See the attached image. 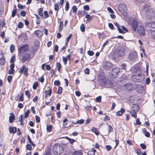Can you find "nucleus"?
<instances>
[{
    "label": "nucleus",
    "mask_w": 155,
    "mask_h": 155,
    "mask_svg": "<svg viewBox=\"0 0 155 155\" xmlns=\"http://www.w3.org/2000/svg\"><path fill=\"white\" fill-rule=\"evenodd\" d=\"M53 152L55 155L59 154L63 152V147L59 143H55L53 146Z\"/></svg>",
    "instance_id": "obj_1"
},
{
    "label": "nucleus",
    "mask_w": 155,
    "mask_h": 155,
    "mask_svg": "<svg viewBox=\"0 0 155 155\" xmlns=\"http://www.w3.org/2000/svg\"><path fill=\"white\" fill-rule=\"evenodd\" d=\"M148 7L147 5H145L144 7V9L146 11V15L147 16V17L149 18H153V16H155V14L152 10H149V9L147 10V9Z\"/></svg>",
    "instance_id": "obj_2"
},
{
    "label": "nucleus",
    "mask_w": 155,
    "mask_h": 155,
    "mask_svg": "<svg viewBox=\"0 0 155 155\" xmlns=\"http://www.w3.org/2000/svg\"><path fill=\"white\" fill-rule=\"evenodd\" d=\"M137 57V53L135 51H133L130 52L128 56V59L131 61H135Z\"/></svg>",
    "instance_id": "obj_3"
},
{
    "label": "nucleus",
    "mask_w": 155,
    "mask_h": 155,
    "mask_svg": "<svg viewBox=\"0 0 155 155\" xmlns=\"http://www.w3.org/2000/svg\"><path fill=\"white\" fill-rule=\"evenodd\" d=\"M125 50L123 48L116 50L114 52V54L117 57L121 56L124 55Z\"/></svg>",
    "instance_id": "obj_4"
},
{
    "label": "nucleus",
    "mask_w": 155,
    "mask_h": 155,
    "mask_svg": "<svg viewBox=\"0 0 155 155\" xmlns=\"http://www.w3.org/2000/svg\"><path fill=\"white\" fill-rule=\"evenodd\" d=\"M103 68L106 70L110 69L113 67V64L109 61L105 62L103 63Z\"/></svg>",
    "instance_id": "obj_5"
},
{
    "label": "nucleus",
    "mask_w": 155,
    "mask_h": 155,
    "mask_svg": "<svg viewBox=\"0 0 155 155\" xmlns=\"http://www.w3.org/2000/svg\"><path fill=\"white\" fill-rule=\"evenodd\" d=\"M118 10L120 12L123 14L124 15L126 14V5L124 4H120L118 6Z\"/></svg>",
    "instance_id": "obj_6"
},
{
    "label": "nucleus",
    "mask_w": 155,
    "mask_h": 155,
    "mask_svg": "<svg viewBox=\"0 0 155 155\" xmlns=\"http://www.w3.org/2000/svg\"><path fill=\"white\" fill-rule=\"evenodd\" d=\"M116 25L117 26L119 32L120 33H125V31H127V29L124 26L121 25L119 26L118 25L117 23H116Z\"/></svg>",
    "instance_id": "obj_7"
},
{
    "label": "nucleus",
    "mask_w": 155,
    "mask_h": 155,
    "mask_svg": "<svg viewBox=\"0 0 155 155\" xmlns=\"http://www.w3.org/2000/svg\"><path fill=\"white\" fill-rule=\"evenodd\" d=\"M137 31L140 36H144L145 34L144 29L143 26H139L138 27Z\"/></svg>",
    "instance_id": "obj_8"
},
{
    "label": "nucleus",
    "mask_w": 155,
    "mask_h": 155,
    "mask_svg": "<svg viewBox=\"0 0 155 155\" xmlns=\"http://www.w3.org/2000/svg\"><path fill=\"white\" fill-rule=\"evenodd\" d=\"M28 68H25V66L23 65L22 66L21 69L19 71L20 73H22L24 72V74L26 77H27L28 75Z\"/></svg>",
    "instance_id": "obj_9"
},
{
    "label": "nucleus",
    "mask_w": 155,
    "mask_h": 155,
    "mask_svg": "<svg viewBox=\"0 0 155 155\" xmlns=\"http://www.w3.org/2000/svg\"><path fill=\"white\" fill-rule=\"evenodd\" d=\"M28 49V46L27 45H24L20 47L18 49L19 52L21 54H23Z\"/></svg>",
    "instance_id": "obj_10"
},
{
    "label": "nucleus",
    "mask_w": 155,
    "mask_h": 155,
    "mask_svg": "<svg viewBox=\"0 0 155 155\" xmlns=\"http://www.w3.org/2000/svg\"><path fill=\"white\" fill-rule=\"evenodd\" d=\"M120 72L119 69L115 67L112 69L111 74L113 77H116L117 76V74Z\"/></svg>",
    "instance_id": "obj_11"
},
{
    "label": "nucleus",
    "mask_w": 155,
    "mask_h": 155,
    "mask_svg": "<svg viewBox=\"0 0 155 155\" xmlns=\"http://www.w3.org/2000/svg\"><path fill=\"white\" fill-rule=\"evenodd\" d=\"M67 121H68V120H67V119H65L63 120V122L64 123L63 126L64 128H67L70 127L71 125H72V124H76V123L72 122L71 123L72 124H69L68 123Z\"/></svg>",
    "instance_id": "obj_12"
},
{
    "label": "nucleus",
    "mask_w": 155,
    "mask_h": 155,
    "mask_svg": "<svg viewBox=\"0 0 155 155\" xmlns=\"http://www.w3.org/2000/svg\"><path fill=\"white\" fill-rule=\"evenodd\" d=\"M147 26L149 28H152V30H155V22L151 21L147 24Z\"/></svg>",
    "instance_id": "obj_13"
},
{
    "label": "nucleus",
    "mask_w": 155,
    "mask_h": 155,
    "mask_svg": "<svg viewBox=\"0 0 155 155\" xmlns=\"http://www.w3.org/2000/svg\"><path fill=\"white\" fill-rule=\"evenodd\" d=\"M107 80L106 78L104 77L100 78L99 82L102 86H104L107 82Z\"/></svg>",
    "instance_id": "obj_14"
},
{
    "label": "nucleus",
    "mask_w": 155,
    "mask_h": 155,
    "mask_svg": "<svg viewBox=\"0 0 155 155\" xmlns=\"http://www.w3.org/2000/svg\"><path fill=\"white\" fill-rule=\"evenodd\" d=\"M136 89L138 92L143 93L144 91V87L141 85H138Z\"/></svg>",
    "instance_id": "obj_15"
},
{
    "label": "nucleus",
    "mask_w": 155,
    "mask_h": 155,
    "mask_svg": "<svg viewBox=\"0 0 155 155\" xmlns=\"http://www.w3.org/2000/svg\"><path fill=\"white\" fill-rule=\"evenodd\" d=\"M30 56L29 54H27L25 55L22 56V58H21V60L23 62L26 61H28L30 58Z\"/></svg>",
    "instance_id": "obj_16"
},
{
    "label": "nucleus",
    "mask_w": 155,
    "mask_h": 155,
    "mask_svg": "<svg viewBox=\"0 0 155 155\" xmlns=\"http://www.w3.org/2000/svg\"><path fill=\"white\" fill-rule=\"evenodd\" d=\"M131 25L133 26V29L134 31H136V28L138 26L137 21L136 20H134L133 22L132 23Z\"/></svg>",
    "instance_id": "obj_17"
},
{
    "label": "nucleus",
    "mask_w": 155,
    "mask_h": 155,
    "mask_svg": "<svg viewBox=\"0 0 155 155\" xmlns=\"http://www.w3.org/2000/svg\"><path fill=\"white\" fill-rule=\"evenodd\" d=\"M45 97L46 98L48 96H50L51 94V88L48 90H45Z\"/></svg>",
    "instance_id": "obj_18"
},
{
    "label": "nucleus",
    "mask_w": 155,
    "mask_h": 155,
    "mask_svg": "<svg viewBox=\"0 0 155 155\" xmlns=\"http://www.w3.org/2000/svg\"><path fill=\"white\" fill-rule=\"evenodd\" d=\"M35 34L38 38H40L42 35V32L40 30H37L35 31Z\"/></svg>",
    "instance_id": "obj_19"
},
{
    "label": "nucleus",
    "mask_w": 155,
    "mask_h": 155,
    "mask_svg": "<svg viewBox=\"0 0 155 155\" xmlns=\"http://www.w3.org/2000/svg\"><path fill=\"white\" fill-rule=\"evenodd\" d=\"M125 111V109L122 108L121 110L120 111H117L116 114V115L117 116H119L121 115L123 113H124Z\"/></svg>",
    "instance_id": "obj_20"
},
{
    "label": "nucleus",
    "mask_w": 155,
    "mask_h": 155,
    "mask_svg": "<svg viewBox=\"0 0 155 155\" xmlns=\"http://www.w3.org/2000/svg\"><path fill=\"white\" fill-rule=\"evenodd\" d=\"M10 116L9 117V121L10 123H12L14 120L15 116L13 114H10Z\"/></svg>",
    "instance_id": "obj_21"
},
{
    "label": "nucleus",
    "mask_w": 155,
    "mask_h": 155,
    "mask_svg": "<svg viewBox=\"0 0 155 155\" xmlns=\"http://www.w3.org/2000/svg\"><path fill=\"white\" fill-rule=\"evenodd\" d=\"M16 128L15 127H10L9 129V131L11 133H15L16 131Z\"/></svg>",
    "instance_id": "obj_22"
},
{
    "label": "nucleus",
    "mask_w": 155,
    "mask_h": 155,
    "mask_svg": "<svg viewBox=\"0 0 155 155\" xmlns=\"http://www.w3.org/2000/svg\"><path fill=\"white\" fill-rule=\"evenodd\" d=\"M5 63V59L4 58H1L0 59V64L3 65Z\"/></svg>",
    "instance_id": "obj_23"
},
{
    "label": "nucleus",
    "mask_w": 155,
    "mask_h": 155,
    "mask_svg": "<svg viewBox=\"0 0 155 155\" xmlns=\"http://www.w3.org/2000/svg\"><path fill=\"white\" fill-rule=\"evenodd\" d=\"M92 130L96 135H99V132L96 128L93 127L92 129Z\"/></svg>",
    "instance_id": "obj_24"
},
{
    "label": "nucleus",
    "mask_w": 155,
    "mask_h": 155,
    "mask_svg": "<svg viewBox=\"0 0 155 155\" xmlns=\"http://www.w3.org/2000/svg\"><path fill=\"white\" fill-rule=\"evenodd\" d=\"M73 155H82V153L80 150L75 151L73 153Z\"/></svg>",
    "instance_id": "obj_25"
},
{
    "label": "nucleus",
    "mask_w": 155,
    "mask_h": 155,
    "mask_svg": "<svg viewBox=\"0 0 155 155\" xmlns=\"http://www.w3.org/2000/svg\"><path fill=\"white\" fill-rule=\"evenodd\" d=\"M5 25V23L3 21H0V30L2 29Z\"/></svg>",
    "instance_id": "obj_26"
},
{
    "label": "nucleus",
    "mask_w": 155,
    "mask_h": 155,
    "mask_svg": "<svg viewBox=\"0 0 155 155\" xmlns=\"http://www.w3.org/2000/svg\"><path fill=\"white\" fill-rule=\"evenodd\" d=\"M130 113L131 114V116L132 117L136 118L137 117V113L136 112L134 111H130Z\"/></svg>",
    "instance_id": "obj_27"
},
{
    "label": "nucleus",
    "mask_w": 155,
    "mask_h": 155,
    "mask_svg": "<svg viewBox=\"0 0 155 155\" xmlns=\"http://www.w3.org/2000/svg\"><path fill=\"white\" fill-rule=\"evenodd\" d=\"M63 22L62 21H61L60 23L59 28L58 30L59 31H62L63 28Z\"/></svg>",
    "instance_id": "obj_28"
},
{
    "label": "nucleus",
    "mask_w": 155,
    "mask_h": 155,
    "mask_svg": "<svg viewBox=\"0 0 155 155\" xmlns=\"http://www.w3.org/2000/svg\"><path fill=\"white\" fill-rule=\"evenodd\" d=\"M52 126L51 125H47V130L48 132H50L51 130Z\"/></svg>",
    "instance_id": "obj_29"
},
{
    "label": "nucleus",
    "mask_w": 155,
    "mask_h": 155,
    "mask_svg": "<svg viewBox=\"0 0 155 155\" xmlns=\"http://www.w3.org/2000/svg\"><path fill=\"white\" fill-rule=\"evenodd\" d=\"M15 50V46L13 44L11 45L10 46V51L11 53L13 52Z\"/></svg>",
    "instance_id": "obj_30"
},
{
    "label": "nucleus",
    "mask_w": 155,
    "mask_h": 155,
    "mask_svg": "<svg viewBox=\"0 0 155 155\" xmlns=\"http://www.w3.org/2000/svg\"><path fill=\"white\" fill-rule=\"evenodd\" d=\"M69 7V3L68 1H67L66 2L65 6V10L66 11L68 10Z\"/></svg>",
    "instance_id": "obj_31"
},
{
    "label": "nucleus",
    "mask_w": 155,
    "mask_h": 155,
    "mask_svg": "<svg viewBox=\"0 0 155 155\" xmlns=\"http://www.w3.org/2000/svg\"><path fill=\"white\" fill-rule=\"evenodd\" d=\"M68 59L67 58L64 57H62V60L64 64H66L67 63Z\"/></svg>",
    "instance_id": "obj_32"
},
{
    "label": "nucleus",
    "mask_w": 155,
    "mask_h": 155,
    "mask_svg": "<svg viewBox=\"0 0 155 155\" xmlns=\"http://www.w3.org/2000/svg\"><path fill=\"white\" fill-rule=\"evenodd\" d=\"M81 30L82 32L84 31L85 30V27L84 25L83 24H82L80 26Z\"/></svg>",
    "instance_id": "obj_33"
},
{
    "label": "nucleus",
    "mask_w": 155,
    "mask_h": 155,
    "mask_svg": "<svg viewBox=\"0 0 155 155\" xmlns=\"http://www.w3.org/2000/svg\"><path fill=\"white\" fill-rule=\"evenodd\" d=\"M101 96H99L96 98L95 101L97 102H101Z\"/></svg>",
    "instance_id": "obj_34"
},
{
    "label": "nucleus",
    "mask_w": 155,
    "mask_h": 155,
    "mask_svg": "<svg viewBox=\"0 0 155 155\" xmlns=\"http://www.w3.org/2000/svg\"><path fill=\"white\" fill-rule=\"evenodd\" d=\"M66 139L69 140L70 143L71 144L75 141V140L74 139L70 138L68 137H66Z\"/></svg>",
    "instance_id": "obj_35"
},
{
    "label": "nucleus",
    "mask_w": 155,
    "mask_h": 155,
    "mask_svg": "<svg viewBox=\"0 0 155 155\" xmlns=\"http://www.w3.org/2000/svg\"><path fill=\"white\" fill-rule=\"evenodd\" d=\"M28 139L30 143L33 146H34L35 144L32 142L30 137L29 136H28Z\"/></svg>",
    "instance_id": "obj_36"
},
{
    "label": "nucleus",
    "mask_w": 155,
    "mask_h": 155,
    "mask_svg": "<svg viewBox=\"0 0 155 155\" xmlns=\"http://www.w3.org/2000/svg\"><path fill=\"white\" fill-rule=\"evenodd\" d=\"M38 85V82H35L33 85V88L34 90H35Z\"/></svg>",
    "instance_id": "obj_37"
},
{
    "label": "nucleus",
    "mask_w": 155,
    "mask_h": 155,
    "mask_svg": "<svg viewBox=\"0 0 155 155\" xmlns=\"http://www.w3.org/2000/svg\"><path fill=\"white\" fill-rule=\"evenodd\" d=\"M150 30L151 31H152L151 33V35L152 37L154 38H155V30H153L151 29H150Z\"/></svg>",
    "instance_id": "obj_38"
},
{
    "label": "nucleus",
    "mask_w": 155,
    "mask_h": 155,
    "mask_svg": "<svg viewBox=\"0 0 155 155\" xmlns=\"http://www.w3.org/2000/svg\"><path fill=\"white\" fill-rule=\"evenodd\" d=\"M25 94L27 96V97L28 98H30V96H31V94H30L29 92L28 91H25Z\"/></svg>",
    "instance_id": "obj_39"
},
{
    "label": "nucleus",
    "mask_w": 155,
    "mask_h": 155,
    "mask_svg": "<svg viewBox=\"0 0 155 155\" xmlns=\"http://www.w3.org/2000/svg\"><path fill=\"white\" fill-rule=\"evenodd\" d=\"M15 60V56H13L12 57L11 59L10 60V63H12L14 62Z\"/></svg>",
    "instance_id": "obj_40"
},
{
    "label": "nucleus",
    "mask_w": 155,
    "mask_h": 155,
    "mask_svg": "<svg viewBox=\"0 0 155 155\" xmlns=\"http://www.w3.org/2000/svg\"><path fill=\"white\" fill-rule=\"evenodd\" d=\"M85 17L87 19V20L88 21H90L91 20V17L89 15H85Z\"/></svg>",
    "instance_id": "obj_41"
},
{
    "label": "nucleus",
    "mask_w": 155,
    "mask_h": 155,
    "mask_svg": "<svg viewBox=\"0 0 155 155\" xmlns=\"http://www.w3.org/2000/svg\"><path fill=\"white\" fill-rule=\"evenodd\" d=\"M62 88L61 87H59L57 93L58 94H60L62 93Z\"/></svg>",
    "instance_id": "obj_42"
},
{
    "label": "nucleus",
    "mask_w": 155,
    "mask_h": 155,
    "mask_svg": "<svg viewBox=\"0 0 155 155\" xmlns=\"http://www.w3.org/2000/svg\"><path fill=\"white\" fill-rule=\"evenodd\" d=\"M54 9L55 11H58L59 9V6L58 3H55L54 5Z\"/></svg>",
    "instance_id": "obj_43"
},
{
    "label": "nucleus",
    "mask_w": 155,
    "mask_h": 155,
    "mask_svg": "<svg viewBox=\"0 0 155 155\" xmlns=\"http://www.w3.org/2000/svg\"><path fill=\"white\" fill-rule=\"evenodd\" d=\"M30 112V110H28L26 111L25 113V117L26 118L27 117L28 115L29 114Z\"/></svg>",
    "instance_id": "obj_44"
},
{
    "label": "nucleus",
    "mask_w": 155,
    "mask_h": 155,
    "mask_svg": "<svg viewBox=\"0 0 155 155\" xmlns=\"http://www.w3.org/2000/svg\"><path fill=\"white\" fill-rule=\"evenodd\" d=\"M57 66L58 68V70L59 72H60V69L61 68V66L60 64L59 63H57Z\"/></svg>",
    "instance_id": "obj_45"
},
{
    "label": "nucleus",
    "mask_w": 155,
    "mask_h": 155,
    "mask_svg": "<svg viewBox=\"0 0 155 155\" xmlns=\"http://www.w3.org/2000/svg\"><path fill=\"white\" fill-rule=\"evenodd\" d=\"M72 9L73 13L76 12L77 9L76 6H73L72 7Z\"/></svg>",
    "instance_id": "obj_46"
},
{
    "label": "nucleus",
    "mask_w": 155,
    "mask_h": 155,
    "mask_svg": "<svg viewBox=\"0 0 155 155\" xmlns=\"http://www.w3.org/2000/svg\"><path fill=\"white\" fill-rule=\"evenodd\" d=\"M44 15H45L44 18H48L49 17V15L48 14V12L47 11H45L44 12Z\"/></svg>",
    "instance_id": "obj_47"
},
{
    "label": "nucleus",
    "mask_w": 155,
    "mask_h": 155,
    "mask_svg": "<svg viewBox=\"0 0 155 155\" xmlns=\"http://www.w3.org/2000/svg\"><path fill=\"white\" fill-rule=\"evenodd\" d=\"M16 9H14L12 12V17H14L16 13Z\"/></svg>",
    "instance_id": "obj_48"
},
{
    "label": "nucleus",
    "mask_w": 155,
    "mask_h": 155,
    "mask_svg": "<svg viewBox=\"0 0 155 155\" xmlns=\"http://www.w3.org/2000/svg\"><path fill=\"white\" fill-rule=\"evenodd\" d=\"M87 54L91 56H93L94 54V52L91 51H88L87 52Z\"/></svg>",
    "instance_id": "obj_49"
},
{
    "label": "nucleus",
    "mask_w": 155,
    "mask_h": 155,
    "mask_svg": "<svg viewBox=\"0 0 155 155\" xmlns=\"http://www.w3.org/2000/svg\"><path fill=\"white\" fill-rule=\"evenodd\" d=\"M76 122L78 124H82L84 123V120L83 119H81L80 120H77Z\"/></svg>",
    "instance_id": "obj_50"
},
{
    "label": "nucleus",
    "mask_w": 155,
    "mask_h": 155,
    "mask_svg": "<svg viewBox=\"0 0 155 155\" xmlns=\"http://www.w3.org/2000/svg\"><path fill=\"white\" fill-rule=\"evenodd\" d=\"M107 10L108 11L111 13H114V11L110 7H108L107 8Z\"/></svg>",
    "instance_id": "obj_51"
},
{
    "label": "nucleus",
    "mask_w": 155,
    "mask_h": 155,
    "mask_svg": "<svg viewBox=\"0 0 155 155\" xmlns=\"http://www.w3.org/2000/svg\"><path fill=\"white\" fill-rule=\"evenodd\" d=\"M23 27V24L22 22H19L18 25V27L19 28H22Z\"/></svg>",
    "instance_id": "obj_52"
},
{
    "label": "nucleus",
    "mask_w": 155,
    "mask_h": 155,
    "mask_svg": "<svg viewBox=\"0 0 155 155\" xmlns=\"http://www.w3.org/2000/svg\"><path fill=\"white\" fill-rule=\"evenodd\" d=\"M87 154L88 155H94L95 153L94 151H92V150H91L88 152Z\"/></svg>",
    "instance_id": "obj_53"
},
{
    "label": "nucleus",
    "mask_w": 155,
    "mask_h": 155,
    "mask_svg": "<svg viewBox=\"0 0 155 155\" xmlns=\"http://www.w3.org/2000/svg\"><path fill=\"white\" fill-rule=\"evenodd\" d=\"M26 149L27 150H31L32 147H31V146L29 144H28L27 145Z\"/></svg>",
    "instance_id": "obj_54"
},
{
    "label": "nucleus",
    "mask_w": 155,
    "mask_h": 155,
    "mask_svg": "<svg viewBox=\"0 0 155 155\" xmlns=\"http://www.w3.org/2000/svg\"><path fill=\"white\" fill-rule=\"evenodd\" d=\"M54 84L55 85L58 86L60 84V82L59 81H55L54 82Z\"/></svg>",
    "instance_id": "obj_55"
},
{
    "label": "nucleus",
    "mask_w": 155,
    "mask_h": 155,
    "mask_svg": "<svg viewBox=\"0 0 155 155\" xmlns=\"http://www.w3.org/2000/svg\"><path fill=\"white\" fill-rule=\"evenodd\" d=\"M140 145L141 148L143 149H145L146 147V145L143 143H141Z\"/></svg>",
    "instance_id": "obj_56"
},
{
    "label": "nucleus",
    "mask_w": 155,
    "mask_h": 155,
    "mask_svg": "<svg viewBox=\"0 0 155 155\" xmlns=\"http://www.w3.org/2000/svg\"><path fill=\"white\" fill-rule=\"evenodd\" d=\"M14 71V70L13 69H10L9 70L8 73L10 74H12L13 73Z\"/></svg>",
    "instance_id": "obj_57"
},
{
    "label": "nucleus",
    "mask_w": 155,
    "mask_h": 155,
    "mask_svg": "<svg viewBox=\"0 0 155 155\" xmlns=\"http://www.w3.org/2000/svg\"><path fill=\"white\" fill-rule=\"evenodd\" d=\"M35 120L37 123H38L40 121V117L37 116H35Z\"/></svg>",
    "instance_id": "obj_58"
},
{
    "label": "nucleus",
    "mask_w": 155,
    "mask_h": 155,
    "mask_svg": "<svg viewBox=\"0 0 155 155\" xmlns=\"http://www.w3.org/2000/svg\"><path fill=\"white\" fill-rule=\"evenodd\" d=\"M8 81L9 83L10 82L12 79V77L11 76H9L8 77Z\"/></svg>",
    "instance_id": "obj_59"
},
{
    "label": "nucleus",
    "mask_w": 155,
    "mask_h": 155,
    "mask_svg": "<svg viewBox=\"0 0 155 155\" xmlns=\"http://www.w3.org/2000/svg\"><path fill=\"white\" fill-rule=\"evenodd\" d=\"M71 36H72V34H70V35H69L68 37L67 38L66 40L67 41V43H68V42L69 41Z\"/></svg>",
    "instance_id": "obj_60"
},
{
    "label": "nucleus",
    "mask_w": 155,
    "mask_h": 155,
    "mask_svg": "<svg viewBox=\"0 0 155 155\" xmlns=\"http://www.w3.org/2000/svg\"><path fill=\"white\" fill-rule=\"evenodd\" d=\"M89 69L88 68H86L84 70V73L86 74H89Z\"/></svg>",
    "instance_id": "obj_61"
},
{
    "label": "nucleus",
    "mask_w": 155,
    "mask_h": 155,
    "mask_svg": "<svg viewBox=\"0 0 155 155\" xmlns=\"http://www.w3.org/2000/svg\"><path fill=\"white\" fill-rule=\"evenodd\" d=\"M84 9L88 11L89 10V7L88 5H86L84 6Z\"/></svg>",
    "instance_id": "obj_62"
},
{
    "label": "nucleus",
    "mask_w": 155,
    "mask_h": 155,
    "mask_svg": "<svg viewBox=\"0 0 155 155\" xmlns=\"http://www.w3.org/2000/svg\"><path fill=\"white\" fill-rule=\"evenodd\" d=\"M126 65L125 64H122L121 65V69H125Z\"/></svg>",
    "instance_id": "obj_63"
},
{
    "label": "nucleus",
    "mask_w": 155,
    "mask_h": 155,
    "mask_svg": "<svg viewBox=\"0 0 155 155\" xmlns=\"http://www.w3.org/2000/svg\"><path fill=\"white\" fill-rule=\"evenodd\" d=\"M26 14V12L25 11H23L21 12V15L23 17L25 16Z\"/></svg>",
    "instance_id": "obj_64"
}]
</instances>
